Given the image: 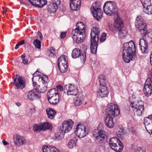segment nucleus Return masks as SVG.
Masks as SVG:
<instances>
[{
	"label": "nucleus",
	"mask_w": 152,
	"mask_h": 152,
	"mask_svg": "<svg viewBox=\"0 0 152 152\" xmlns=\"http://www.w3.org/2000/svg\"><path fill=\"white\" fill-rule=\"evenodd\" d=\"M135 25L142 37L140 40L139 44L140 47L141 51L142 53H147V49L148 46V42L146 38H144V37L149 33L148 31L147 24L144 22L142 16H139L137 17Z\"/></svg>",
	"instance_id": "f257e3e1"
},
{
	"label": "nucleus",
	"mask_w": 152,
	"mask_h": 152,
	"mask_svg": "<svg viewBox=\"0 0 152 152\" xmlns=\"http://www.w3.org/2000/svg\"><path fill=\"white\" fill-rule=\"evenodd\" d=\"M99 33L100 29L98 27H93L91 29L90 49L91 53L94 54L96 53Z\"/></svg>",
	"instance_id": "f03ea898"
},
{
	"label": "nucleus",
	"mask_w": 152,
	"mask_h": 152,
	"mask_svg": "<svg viewBox=\"0 0 152 152\" xmlns=\"http://www.w3.org/2000/svg\"><path fill=\"white\" fill-rule=\"evenodd\" d=\"M133 40L128 43H124L123 45L122 57L126 63H129L132 61L133 58Z\"/></svg>",
	"instance_id": "7ed1b4c3"
},
{
	"label": "nucleus",
	"mask_w": 152,
	"mask_h": 152,
	"mask_svg": "<svg viewBox=\"0 0 152 152\" xmlns=\"http://www.w3.org/2000/svg\"><path fill=\"white\" fill-rule=\"evenodd\" d=\"M106 79L103 75H100L98 80L100 87L97 91V95L99 98H103L107 96L109 94L107 88L106 86Z\"/></svg>",
	"instance_id": "20e7f679"
},
{
	"label": "nucleus",
	"mask_w": 152,
	"mask_h": 152,
	"mask_svg": "<svg viewBox=\"0 0 152 152\" xmlns=\"http://www.w3.org/2000/svg\"><path fill=\"white\" fill-rule=\"evenodd\" d=\"M124 26L123 22L119 17H118L115 20L114 27L116 30H118V37L121 39L125 38L128 33L127 29Z\"/></svg>",
	"instance_id": "39448f33"
},
{
	"label": "nucleus",
	"mask_w": 152,
	"mask_h": 152,
	"mask_svg": "<svg viewBox=\"0 0 152 152\" xmlns=\"http://www.w3.org/2000/svg\"><path fill=\"white\" fill-rule=\"evenodd\" d=\"M106 132L104 131L96 129L93 133V136L96 138V142L99 146L103 147L107 141Z\"/></svg>",
	"instance_id": "423d86ee"
},
{
	"label": "nucleus",
	"mask_w": 152,
	"mask_h": 152,
	"mask_svg": "<svg viewBox=\"0 0 152 152\" xmlns=\"http://www.w3.org/2000/svg\"><path fill=\"white\" fill-rule=\"evenodd\" d=\"M99 3L95 2L92 4L91 8V12L95 19L99 21L102 18L103 12L102 11Z\"/></svg>",
	"instance_id": "0eeeda50"
},
{
	"label": "nucleus",
	"mask_w": 152,
	"mask_h": 152,
	"mask_svg": "<svg viewBox=\"0 0 152 152\" xmlns=\"http://www.w3.org/2000/svg\"><path fill=\"white\" fill-rule=\"evenodd\" d=\"M109 143L111 148L116 152H120L123 149L124 146L122 143L115 137L111 138Z\"/></svg>",
	"instance_id": "6e6552de"
},
{
	"label": "nucleus",
	"mask_w": 152,
	"mask_h": 152,
	"mask_svg": "<svg viewBox=\"0 0 152 152\" xmlns=\"http://www.w3.org/2000/svg\"><path fill=\"white\" fill-rule=\"evenodd\" d=\"M105 112L107 115L106 116H110L115 118L120 114V110L118 106L115 104H111L108 105L105 109Z\"/></svg>",
	"instance_id": "1a4fd4ad"
},
{
	"label": "nucleus",
	"mask_w": 152,
	"mask_h": 152,
	"mask_svg": "<svg viewBox=\"0 0 152 152\" xmlns=\"http://www.w3.org/2000/svg\"><path fill=\"white\" fill-rule=\"evenodd\" d=\"M115 7L116 5L114 2L109 1L104 3L103 7V9L106 14L111 15L113 13H115L116 12Z\"/></svg>",
	"instance_id": "9d476101"
},
{
	"label": "nucleus",
	"mask_w": 152,
	"mask_h": 152,
	"mask_svg": "<svg viewBox=\"0 0 152 152\" xmlns=\"http://www.w3.org/2000/svg\"><path fill=\"white\" fill-rule=\"evenodd\" d=\"M59 95L55 89H50L47 93V98L49 102L51 104L56 105L59 102Z\"/></svg>",
	"instance_id": "9b49d317"
},
{
	"label": "nucleus",
	"mask_w": 152,
	"mask_h": 152,
	"mask_svg": "<svg viewBox=\"0 0 152 152\" xmlns=\"http://www.w3.org/2000/svg\"><path fill=\"white\" fill-rule=\"evenodd\" d=\"M134 115L140 116L144 111V102L141 100L137 102L134 101Z\"/></svg>",
	"instance_id": "f8f14e48"
},
{
	"label": "nucleus",
	"mask_w": 152,
	"mask_h": 152,
	"mask_svg": "<svg viewBox=\"0 0 152 152\" xmlns=\"http://www.w3.org/2000/svg\"><path fill=\"white\" fill-rule=\"evenodd\" d=\"M73 124V121L71 119L65 120L60 125L59 130L67 133L72 129Z\"/></svg>",
	"instance_id": "ddd939ff"
},
{
	"label": "nucleus",
	"mask_w": 152,
	"mask_h": 152,
	"mask_svg": "<svg viewBox=\"0 0 152 152\" xmlns=\"http://www.w3.org/2000/svg\"><path fill=\"white\" fill-rule=\"evenodd\" d=\"M29 2L33 6L38 8H42L47 4V1H27L26 2L20 1V3L23 5L28 6Z\"/></svg>",
	"instance_id": "4468645a"
},
{
	"label": "nucleus",
	"mask_w": 152,
	"mask_h": 152,
	"mask_svg": "<svg viewBox=\"0 0 152 152\" xmlns=\"http://www.w3.org/2000/svg\"><path fill=\"white\" fill-rule=\"evenodd\" d=\"M52 129V126L48 122L41 123L39 124L34 125L33 129L34 131L39 133L41 131H45L47 129Z\"/></svg>",
	"instance_id": "2eb2a0df"
},
{
	"label": "nucleus",
	"mask_w": 152,
	"mask_h": 152,
	"mask_svg": "<svg viewBox=\"0 0 152 152\" xmlns=\"http://www.w3.org/2000/svg\"><path fill=\"white\" fill-rule=\"evenodd\" d=\"M64 92L65 93L67 94L68 95H76L78 92L77 87L76 86L71 84L68 85H65Z\"/></svg>",
	"instance_id": "dca6fc26"
},
{
	"label": "nucleus",
	"mask_w": 152,
	"mask_h": 152,
	"mask_svg": "<svg viewBox=\"0 0 152 152\" xmlns=\"http://www.w3.org/2000/svg\"><path fill=\"white\" fill-rule=\"evenodd\" d=\"M74 132L80 138H83L85 137L88 132L86 131V127L85 126L81 124L77 125Z\"/></svg>",
	"instance_id": "f3484780"
},
{
	"label": "nucleus",
	"mask_w": 152,
	"mask_h": 152,
	"mask_svg": "<svg viewBox=\"0 0 152 152\" xmlns=\"http://www.w3.org/2000/svg\"><path fill=\"white\" fill-rule=\"evenodd\" d=\"M28 99L31 101L39 99L40 97L39 90L37 88L33 89L28 93Z\"/></svg>",
	"instance_id": "a211bd4d"
},
{
	"label": "nucleus",
	"mask_w": 152,
	"mask_h": 152,
	"mask_svg": "<svg viewBox=\"0 0 152 152\" xmlns=\"http://www.w3.org/2000/svg\"><path fill=\"white\" fill-rule=\"evenodd\" d=\"M13 84L15 85L16 88L18 89H23L26 86V83L24 78L20 77L18 78H15L14 79Z\"/></svg>",
	"instance_id": "6ab92c4d"
},
{
	"label": "nucleus",
	"mask_w": 152,
	"mask_h": 152,
	"mask_svg": "<svg viewBox=\"0 0 152 152\" xmlns=\"http://www.w3.org/2000/svg\"><path fill=\"white\" fill-rule=\"evenodd\" d=\"M42 76L39 75V80L40 81H42L43 84L42 87L40 88L41 91L40 92L44 93L45 92L47 89L48 77L44 74H42Z\"/></svg>",
	"instance_id": "aec40b11"
},
{
	"label": "nucleus",
	"mask_w": 152,
	"mask_h": 152,
	"mask_svg": "<svg viewBox=\"0 0 152 152\" xmlns=\"http://www.w3.org/2000/svg\"><path fill=\"white\" fill-rule=\"evenodd\" d=\"M72 35L73 40L77 44L80 43L85 39V35L84 33L80 34L78 32H76L73 34L72 31Z\"/></svg>",
	"instance_id": "412c9836"
},
{
	"label": "nucleus",
	"mask_w": 152,
	"mask_h": 152,
	"mask_svg": "<svg viewBox=\"0 0 152 152\" xmlns=\"http://www.w3.org/2000/svg\"><path fill=\"white\" fill-rule=\"evenodd\" d=\"M143 91L145 95L149 97L152 94V83L145 81Z\"/></svg>",
	"instance_id": "4be33fe9"
},
{
	"label": "nucleus",
	"mask_w": 152,
	"mask_h": 152,
	"mask_svg": "<svg viewBox=\"0 0 152 152\" xmlns=\"http://www.w3.org/2000/svg\"><path fill=\"white\" fill-rule=\"evenodd\" d=\"M76 28L73 29L72 31V33L78 32L79 34H83L85 32L84 28V25L81 22H78L76 25Z\"/></svg>",
	"instance_id": "5701e85b"
},
{
	"label": "nucleus",
	"mask_w": 152,
	"mask_h": 152,
	"mask_svg": "<svg viewBox=\"0 0 152 152\" xmlns=\"http://www.w3.org/2000/svg\"><path fill=\"white\" fill-rule=\"evenodd\" d=\"M81 1H70L69 4L71 9L73 11L79 10L81 3Z\"/></svg>",
	"instance_id": "b1692460"
},
{
	"label": "nucleus",
	"mask_w": 152,
	"mask_h": 152,
	"mask_svg": "<svg viewBox=\"0 0 152 152\" xmlns=\"http://www.w3.org/2000/svg\"><path fill=\"white\" fill-rule=\"evenodd\" d=\"M113 117L106 116L105 118L104 122L105 125L108 128H111L113 127L114 123L113 121Z\"/></svg>",
	"instance_id": "393cba45"
},
{
	"label": "nucleus",
	"mask_w": 152,
	"mask_h": 152,
	"mask_svg": "<svg viewBox=\"0 0 152 152\" xmlns=\"http://www.w3.org/2000/svg\"><path fill=\"white\" fill-rule=\"evenodd\" d=\"M14 141L16 145H21L26 143V140L23 137H21L18 134H16L14 137Z\"/></svg>",
	"instance_id": "a878e982"
},
{
	"label": "nucleus",
	"mask_w": 152,
	"mask_h": 152,
	"mask_svg": "<svg viewBox=\"0 0 152 152\" xmlns=\"http://www.w3.org/2000/svg\"><path fill=\"white\" fill-rule=\"evenodd\" d=\"M43 152H59V150L54 147L43 146L42 147Z\"/></svg>",
	"instance_id": "bb28decb"
},
{
	"label": "nucleus",
	"mask_w": 152,
	"mask_h": 152,
	"mask_svg": "<svg viewBox=\"0 0 152 152\" xmlns=\"http://www.w3.org/2000/svg\"><path fill=\"white\" fill-rule=\"evenodd\" d=\"M61 63V65H67L68 64L67 57L65 55L61 56L58 59L57 66H59L60 64Z\"/></svg>",
	"instance_id": "cd10ccee"
},
{
	"label": "nucleus",
	"mask_w": 152,
	"mask_h": 152,
	"mask_svg": "<svg viewBox=\"0 0 152 152\" xmlns=\"http://www.w3.org/2000/svg\"><path fill=\"white\" fill-rule=\"evenodd\" d=\"M46 111L48 117L50 119H53L56 113V111L52 108H48Z\"/></svg>",
	"instance_id": "c85d7f7f"
},
{
	"label": "nucleus",
	"mask_w": 152,
	"mask_h": 152,
	"mask_svg": "<svg viewBox=\"0 0 152 152\" xmlns=\"http://www.w3.org/2000/svg\"><path fill=\"white\" fill-rule=\"evenodd\" d=\"M49 5L50 7H48V12L50 13H55L58 9V6L57 4L54 2L51 3Z\"/></svg>",
	"instance_id": "c756f323"
},
{
	"label": "nucleus",
	"mask_w": 152,
	"mask_h": 152,
	"mask_svg": "<svg viewBox=\"0 0 152 152\" xmlns=\"http://www.w3.org/2000/svg\"><path fill=\"white\" fill-rule=\"evenodd\" d=\"M81 53L80 50L78 48H75L72 51V56L73 58H76L79 57Z\"/></svg>",
	"instance_id": "7c9ffc66"
},
{
	"label": "nucleus",
	"mask_w": 152,
	"mask_h": 152,
	"mask_svg": "<svg viewBox=\"0 0 152 152\" xmlns=\"http://www.w3.org/2000/svg\"><path fill=\"white\" fill-rule=\"evenodd\" d=\"M59 132H56L55 134V135L56 140H60L63 138V135L65 132H64L59 130Z\"/></svg>",
	"instance_id": "2f4dec72"
},
{
	"label": "nucleus",
	"mask_w": 152,
	"mask_h": 152,
	"mask_svg": "<svg viewBox=\"0 0 152 152\" xmlns=\"http://www.w3.org/2000/svg\"><path fill=\"white\" fill-rule=\"evenodd\" d=\"M118 133L121 135H126L127 132L124 130V129L122 126H119L118 129Z\"/></svg>",
	"instance_id": "473e14b6"
},
{
	"label": "nucleus",
	"mask_w": 152,
	"mask_h": 152,
	"mask_svg": "<svg viewBox=\"0 0 152 152\" xmlns=\"http://www.w3.org/2000/svg\"><path fill=\"white\" fill-rule=\"evenodd\" d=\"M143 6V9L152 6L151 1H140Z\"/></svg>",
	"instance_id": "72a5a7b5"
},
{
	"label": "nucleus",
	"mask_w": 152,
	"mask_h": 152,
	"mask_svg": "<svg viewBox=\"0 0 152 152\" xmlns=\"http://www.w3.org/2000/svg\"><path fill=\"white\" fill-rule=\"evenodd\" d=\"M147 132L150 134H152V122L149 123L147 124L145 126Z\"/></svg>",
	"instance_id": "f704fd0d"
},
{
	"label": "nucleus",
	"mask_w": 152,
	"mask_h": 152,
	"mask_svg": "<svg viewBox=\"0 0 152 152\" xmlns=\"http://www.w3.org/2000/svg\"><path fill=\"white\" fill-rule=\"evenodd\" d=\"M87 48L85 49L83 53H81L80 55V56L81 61L83 63H84L86 60V52Z\"/></svg>",
	"instance_id": "c9c22d12"
},
{
	"label": "nucleus",
	"mask_w": 152,
	"mask_h": 152,
	"mask_svg": "<svg viewBox=\"0 0 152 152\" xmlns=\"http://www.w3.org/2000/svg\"><path fill=\"white\" fill-rule=\"evenodd\" d=\"M77 141L76 140L75 141L73 139L70 140L68 144L69 148H72L75 147L76 145V142Z\"/></svg>",
	"instance_id": "e433bc0d"
},
{
	"label": "nucleus",
	"mask_w": 152,
	"mask_h": 152,
	"mask_svg": "<svg viewBox=\"0 0 152 152\" xmlns=\"http://www.w3.org/2000/svg\"><path fill=\"white\" fill-rule=\"evenodd\" d=\"M143 11L148 15L152 14V6L148 7L143 9Z\"/></svg>",
	"instance_id": "4c0bfd02"
},
{
	"label": "nucleus",
	"mask_w": 152,
	"mask_h": 152,
	"mask_svg": "<svg viewBox=\"0 0 152 152\" xmlns=\"http://www.w3.org/2000/svg\"><path fill=\"white\" fill-rule=\"evenodd\" d=\"M33 45L35 48L38 49H40L41 43L40 41L38 39L35 40L33 42Z\"/></svg>",
	"instance_id": "58836bf2"
},
{
	"label": "nucleus",
	"mask_w": 152,
	"mask_h": 152,
	"mask_svg": "<svg viewBox=\"0 0 152 152\" xmlns=\"http://www.w3.org/2000/svg\"><path fill=\"white\" fill-rule=\"evenodd\" d=\"M60 72L62 73H64L66 72L67 69V65H61V66L60 65L59 66H58Z\"/></svg>",
	"instance_id": "ea45409f"
},
{
	"label": "nucleus",
	"mask_w": 152,
	"mask_h": 152,
	"mask_svg": "<svg viewBox=\"0 0 152 152\" xmlns=\"http://www.w3.org/2000/svg\"><path fill=\"white\" fill-rule=\"evenodd\" d=\"M74 105L75 106L80 105L82 104V102L80 97H77L74 102Z\"/></svg>",
	"instance_id": "a19ab883"
},
{
	"label": "nucleus",
	"mask_w": 152,
	"mask_h": 152,
	"mask_svg": "<svg viewBox=\"0 0 152 152\" xmlns=\"http://www.w3.org/2000/svg\"><path fill=\"white\" fill-rule=\"evenodd\" d=\"M146 82L152 83V69L149 72L148 74V77L147 78Z\"/></svg>",
	"instance_id": "79ce46f5"
},
{
	"label": "nucleus",
	"mask_w": 152,
	"mask_h": 152,
	"mask_svg": "<svg viewBox=\"0 0 152 152\" xmlns=\"http://www.w3.org/2000/svg\"><path fill=\"white\" fill-rule=\"evenodd\" d=\"M135 152H146V149L142 146L138 147L135 149Z\"/></svg>",
	"instance_id": "37998d69"
},
{
	"label": "nucleus",
	"mask_w": 152,
	"mask_h": 152,
	"mask_svg": "<svg viewBox=\"0 0 152 152\" xmlns=\"http://www.w3.org/2000/svg\"><path fill=\"white\" fill-rule=\"evenodd\" d=\"M128 129L132 134H133V124L132 121L129 122L128 124Z\"/></svg>",
	"instance_id": "c03bdc74"
},
{
	"label": "nucleus",
	"mask_w": 152,
	"mask_h": 152,
	"mask_svg": "<svg viewBox=\"0 0 152 152\" xmlns=\"http://www.w3.org/2000/svg\"><path fill=\"white\" fill-rule=\"evenodd\" d=\"M135 49V43L134 42V61L135 60H137V59L138 58L137 56Z\"/></svg>",
	"instance_id": "a18cd8bd"
},
{
	"label": "nucleus",
	"mask_w": 152,
	"mask_h": 152,
	"mask_svg": "<svg viewBox=\"0 0 152 152\" xmlns=\"http://www.w3.org/2000/svg\"><path fill=\"white\" fill-rule=\"evenodd\" d=\"M106 34L105 33H103L101 36V37L100 39V41L101 42H104L106 39Z\"/></svg>",
	"instance_id": "49530a36"
},
{
	"label": "nucleus",
	"mask_w": 152,
	"mask_h": 152,
	"mask_svg": "<svg viewBox=\"0 0 152 152\" xmlns=\"http://www.w3.org/2000/svg\"><path fill=\"white\" fill-rule=\"evenodd\" d=\"M133 94L129 97V102L130 103V106L133 108Z\"/></svg>",
	"instance_id": "de8ad7c7"
},
{
	"label": "nucleus",
	"mask_w": 152,
	"mask_h": 152,
	"mask_svg": "<svg viewBox=\"0 0 152 152\" xmlns=\"http://www.w3.org/2000/svg\"><path fill=\"white\" fill-rule=\"evenodd\" d=\"M148 116L147 117H145L144 118V121H143V124L145 126L146 124H148L149 123L148 122V121H149V120H148V119L149 120H150V118H148Z\"/></svg>",
	"instance_id": "09e8293b"
},
{
	"label": "nucleus",
	"mask_w": 152,
	"mask_h": 152,
	"mask_svg": "<svg viewBox=\"0 0 152 152\" xmlns=\"http://www.w3.org/2000/svg\"><path fill=\"white\" fill-rule=\"evenodd\" d=\"M66 32H62L60 35V37L61 39H64L66 36Z\"/></svg>",
	"instance_id": "8fccbe9b"
},
{
	"label": "nucleus",
	"mask_w": 152,
	"mask_h": 152,
	"mask_svg": "<svg viewBox=\"0 0 152 152\" xmlns=\"http://www.w3.org/2000/svg\"><path fill=\"white\" fill-rule=\"evenodd\" d=\"M56 88L58 90H60L61 91H62L63 90V87L60 85L57 86Z\"/></svg>",
	"instance_id": "3c124183"
},
{
	"label": "nucleus",
	"mask_w": 152,
	"mask_h": 152,
	"mask_svg": "<svg viewBox=\"0 0 152 152\" xmlns=\"http://www.w3.org/2000/svg\"><path fill=\"white\" fill-rule=\"evenodd\" d=\"M28 60L27 58H24L22 59V63L25 64H26L28 63Z\"/></svg>",
	"instance_id": "603ef678"
},
{
	"label": "nucleus",
	"mask_w": 152,
	"mask_h": 152,
	"mask_svg": "<svg viewBox=\"0 0 152 152\" xmlns=\"http://www.w3.org/2000/svg\"><path fill=\"white\" fill-rule=\"evenodd\" d=\"M38 34L39 35V37L40 39H42V34L41 33L40 31H38Z\"/></svg>",
	"instance_id": "864d4df0"
},
{
	"label": "nucleus",
	"mask_w": 152,
	"mask_h": 152,
	"mask_svg": "<svg viewBox=\"0 0 152 152\" xmlns=\"http://www.w3.org/2000/svg\"><path fill=\"white\" fill-rule=\"evenodd\" d=\"M24 43H25L24 40H22V41H20L19 43H18V44H19V45L20 46V45H23V44H24Z\"/></svg>",
	"instance_id": "5fc2aeb1"
},
{
	"label": "nucleus",
	"mask_w": 152,
	"mask_h": 152,
	"mask_svg": "<svg viewBox=\"0 0 152 152\" xmlns=\"http://www.w3.org/2000/svg\"><path fill=\"white\" fill-rule=\"evenodd\" d=\"M2 142L3 144L4 145H7L9 144L8 143L7 141H6L5 140H3Z\"/></svg>",
	"instance_id": "6e6d98bb"
},
{
	"label": "nucleus",
	"mask_w": 152,
	"mask_h": 152,
	"mask_svg": "<svg viewBox=\"0 0 152 152\" xmlns=\"http://www.w3.org/2000/svg\"><path fill=\"white\" fill-rule=\"evenodd\" d=\"M150 62L151 65L152 66V53H151L150 56Z\"/></svg>",
	"instance_id": "4d7b16f0"
},
{
	"label": "nucleus",
	"mask_w": 152,
	"mask_h": 152,
	"mask_svg": "<svg viewBox=\"0 0 152 152\" xmlns=\"http://www.w3.org/2000/svg\"><path fill=\"white\" fill-rule=\"evenodd\" d=\"M49 53H50V56L52 57L54 56V54L53 52L49 51Z\"/></svg>",
	"instance_id": "13d9d810"
},
{
	"label": "nucleus",
	"mask_w": 152,
	"mask_h": 152,
	"mask_svg": "<svg viewBox=\"0 0 152 152\" xmlns=\"http://www.w3.org/2000/svg\"><path fill=\"white\" fill-rule=\"evenodd\" d=\"M26 57V55H25V53H24L23 55H22L21 56V58L23 59L25 58Z\"/></svg>",
	"instance_id": "bf43d9fd"
},
{
	"label": "nucleus",
	"mask_w": 152,
	"mask_h": 152,
	"mask_svg": "<svg viewBox=\"0 0 152 152\" xmlns=\"http://www.w3.org/2000/svg\"><path fill=\"white\" fill-rule=\"evenodd\" d=\"M20 46L19 44H17L15 45V50H17L19 46Z\"/></svg>",
	"instance_id": "052dcab7"
},
{
	"label": "nucleus",
	"mask_w": 152,
	"mask_h": 152,
	"mask_svg": "<svg viewBox=\"0 0 152 152\" xmlns=\"http://www.w3.org/2000/svg\"><path fill=\"white\" fill-rule=\"evenodd\" d=\"M49 52H54L55 49L52 47H51L50 48V50L49 51Z\"/></svg>",
	"instance_id": "680f3d73"
},
{
	"label": "nucleus",
	"mask_w": 152,
	"mask_h": 152,
	"mask_svg": "<svg viewBox=\"0 0 152 152\" xmlns=\"http://www.w3.org/2000/svg\"><path fill=\"white\" fill-rule=\"evenodd\" d=\"M148 118H149L150 120L152 121V114L149 115Z\"/></svg>",
	"instance_id": "e2e57ef3"
},
{
	"label": "nucleus",
	"mask_w": 152,
	"mask_h": 152,
	"mask_svg": "<svg viewBox=\"0 0 152 152\" xmlns=\"http://www.w3.org/2000/svg\"><path fill=\"white\" fill-rule=\"evenodd\" d=\"M2 9H3L4 10V11L3 12V14L4 15V14H6V10H5V8H4V7H2Z\"/></svg>",
	"instance_id": "0e129e2a"
},
{
	"label": "nucleus",
	"mask_w": 152,
	"mask_h": 152,
	"mask_svg": "<svg viewBox=\"0 0 152 152\" xmlns=\"http://www.w3.org/2000/svg\"><path fill=\"white\" fill-rule=\"evenodd\" d=\"M15 104L18 106H20V104L19 103H15Z\"/></svg>",
	"instance_id": "69168bd1"
},
{
	"label": "nucleus",
	"mask_w": 152,
	"mask_h": 152,
	"mask_svg": "<svg viewBox=\"0 0 152 152\" xmlns=\"http://www.w3.org/2000/svg\"><path fill=\"white\" fill-rule=\"evenodd\" d=\"M37 84V83L36 82H33V84L34 86H35Z\"/></svg>",
	"instance_id": "338daca9"
},
{
	"label": "nucleus",
	"mask_w": 152,
	"mask_h": 152,
	"mask_svg": "<svg viewBox=\"0 0 152 152\" xmlns=\"http://www.w3.org/2000/svg\"><path fill=\"white\" fill-rule=\"evenodd\" d=\"M35 74H36V72H35V73H34V74H33V76H34V75Z\"/></svg>",
	"instance_id": "774afa93"
}]
</instances>
